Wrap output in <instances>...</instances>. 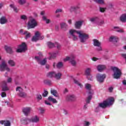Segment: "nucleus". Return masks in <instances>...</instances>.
<instances>
[{
	"label": "nucleus",
	"mask_w": 126,
	"mask_h": 126,
	"mask_svg": "<svg viewBox=\"0 0 126 126\" xmlns=\"http://www.w3.org/2000/svg\"><path fill=\"white\" fill-rule=\"evenodd\" d=\"M121 56L125 60V62L126 63V54H122Z\"/></svg>",
	"instance_id": "54"
},
{
	"label": "nucleus",
	"mask_w": 126,
	"mask_h": 126,
	"mask_svg": "<svg viewBox=\"0 0 126 126\" xmlns=\"http://www.w3.org/2000/svg\"><path fill=\"white\" fill-rule=\"evenodd\" d=\"M74 99H75V96L73 94H69L66 97L67 101H73Z\"/></svg>",
	"instance_id": "22"
},
{
	"label": "nucleus",
	"mask_w": 126,
	"mask_h": 126,
	"mask_svg": "<svg viewBox=\"0 0 126 126\" xmlns=\"http://www.w3.org/2000/svg\"><path fill=\"white\" fill-rule=\"evenodd\" d=\"M30 119V123H39L40 122V117L39 116L35 115L32 117V118Z\"/></svg>",
	"instance_id": "15"
},
{
	"label": "nucleus",
	"mask_w": 126,
	"mask_h": 126,
	"mask_svg": "<svg viewBox=\"0 0 126 126\" xmlns=\"http://www.w3.org/2000/svg\"><path fill=\"white\" fill-rule=\"evenodd\" d=\"M75 10V7H71L70 8V11L71 12H72V11H74Z\"/></svg>",
	"instance_id": "59"
},
{
	"label": "nucleus",
	"mask_w": 126,
	"mask_h": 126,
	"mask_svg": "<svg viewBox=\"0 0 126 126\" xmlns=\"http://www.w3.org/2000/svg\"><path fill=\"white\" fill-rule=\"evenodd\" d=\"M48 100L49 101V102H52L54 104L58 103V101H57L56 99L53 98V96H49Z\"/></svg>",
	"instance_id": "29"
},
{
	"label": "nucleus",
	"mask_w": 126,
	"mask_h": 126,
	"mask_svg": "<svg viewBox=\"0 0 126 126\" xmlns=\"http://www.w3.org/2000/svg\"><path fill=\"white\" fill-rule=\"evenodd\" d=\"M60 26L61 29L63 30H67V28H68V25L65 23H61L60 24Z\"/></svg>",
	"instance_id": "25"
},
{
	"label": "nucleus",
	"mask_w": 126,
	"mask_h": 126,
	"mask_svg": "<svg viewBox=\"0 0 126 126\" xmlns=\"http://www.w3.org/2000/svg\"><path fill=\"white\" fill-rule=\"evenodd\" d=\"M106 8H103V7H99V11L100 12H105Z\"/></svg>",
	"instance_id": "50"
},
{
	"label": "nucleus",
	"mask_w": 126,
	"mask_h": 126,
	"mask_svg": "<svg viewBox=\"0 0 126 126\" xmlns=\"http://www.w3.org/2000/svg\"><path fill=\"white\" fill-rule=\"evenodd\" d=\"M16 92L20 97H24L26 96V94L23 92V89L20 87H17L16 89Z\"/></svg>",
	"instance_id": "8"
},
{
	"label": "nucleus",
	"mask_w": 126,
	"mask_h": 126,
	"mask_svg": "<svg viewBox=\"0 0 126 126\" xmlns=\"http://www.w3.org/2000/svg\"><path fill=\"white\" fill-rule=\"evenodd\" d=\"M114 102H115V99L114 97H109L106 100L104 101L102 103H100L99 104L98 106L96 108L95 112H98L99 110V108H106L107 106H112L113 104H114Z\"/></svg>",
	"instance_id": "2"
},
{
	"label": "nucleus",
	"mask_w": 126,
	"mask_h": 126,
	"mask_svg": "<svg viewBox=\"0 0 126 126\" xmlns=\"http://www.w3.org/2000/svg\"><path fill=\"white\" fill-rule=\"evenodd\" d=\"M93 94H94V92H89L88 94V97L86 99V103L87 104H89L90 103V101H91V99H92V96L93 95Z\"/></svg>",
	"instance_id": "18"
},
{
	"label": "nucleus",
	"mask_w": 126,
	"mask_h": 126,
	"mask_svg": "<svg viewBox=\"0 0 126 126\" xmlns=\"http://www.w3.org/2000/svg\"><path fill=\"white\" fill-rule=\"evenodd\" d=\"M63 64L62 62H59L57 64V68H62V67L63 66Z\"/></svg>",
	"instance_id": "40"
},
{
	"label": "nucleus",
	"mask_w": 126,
	"mask_h": 126,
	"mask_svg": "<svg viewBox=\"0 0 126 126\" xmlns=\"http://www.w3.org/2000/svg\"><path fill=\"white\" fill-rule=\"evenodd\" d=\"M106 78L105 74H97L96 75V79L99 83H102V82H104V80Z\"/></svg>",
	"instance_id": "12"
},
{
	"label": "nucleus",
	"mask_w": 126,
	"mask_h": 126,
	"mask_svg": "<svg viewBox=\"0 0 126 126\" xmlns=\"http://www.w3.org/2000/svg\"><path fill=\"white\" fill-rule=\"evenodd\" d=\"M112 69L114 72V77L116 78V79H119L120 77H121V75H122V71L119 68L117 67H112Z\"/></svg>",
	"instance_id": "5"
},
{
	"label": "nucleus",
	"mask_w": 126,
	"mask_h": 126,
	"mask_svg": "<svg viewBox=\"0 0 126 126\" xmlns=\"http://www.w3.org/2000/svg\"><path fill=\"white\" fill-rule=\"evenodd\" d=\"M85 88L86 89H87V90H90V89H91V85L89 84H86Z\"/></svg>",
	"instance_id": "45"
},
{
	"label": "nucleus",
	"mask_w": 126,
	"mask_h": 126,
	"mask_svg": "<svg viewBox=\"0 0 126 126\" xmlns=\"http://www.w3.org/2000/svg\"><path fill=\"white\" fill-rule=\"evenodd\" d=\"M7 22V20L5 17H2L0 18V24H5Z\"/></svg>",
	"instance_id": "28"
},
{
	"label": "nucleus",
	"mask_w": 126,
	"mask_h": 126,
	"mask_svg": "<svg viewBox=\"0 0 126 126\" xmlns=\"http://www.w3.org/2000/svg\"><path fill=\"white\" fill-rule=\"evenodd\" d=\"M92 61H93V62H96V61H98V60H99V59L96 58V57H94L93 58H92Z\"/></svg>",
	"instance_id": "60"
},
{
	"label": "nucleus",
	"mask_w": 126,
	"mask_h": 126,
	"mask_svg": "<svg viewBox=\"0 0 126 126\" xmlns=\"http://www.w3.org/2000/svg\"><path fill=\"white\" fill-rule=\"evenodd\" d=\"M83 23V21H77L75 23V27L77 29H79Z\"/></svg>",
	"instance_id": "21"
},
{
	"label": "nucleus",
	"mask_w": 126,
	"mask_h": 126,
	"mask_svg": "<svg viewBox=\"0 0 126 126\" xmlns=\"http://www.w3.org/2000/svg\"><path fill=\"white\" fill-rule=\"evenodd\" d=\"M27 48H26V44L23 42L21 45H19L18 49H17V53H22V52H25Z\"/></svg>",
	"instance_id": "10"
},
{
	"label": "nucleus",
	"mask_w": 126,
	"mask_h": 126,
	"mask_svg": "<svg viewBox=\"0 0 126 126\" xmlns=\"http://www.w3.org/2000/svg\"><path fill=\"white\" fill-rule=\"evenodd\" d=\"M38 25L37 22L34 19H32L29 20L28 23V29H32L35 28Z\"/></svg>",
	"instance_id": "6"
},
{
	"label": "nucleus",
	"mask_w": 126,
	"mask_h": 126,
	"mask_svg": "<svg viewBox=\"0 0 126 126\" xmlns=\"http://www.w3.org/2000/svg\"><path fill=\"white\" fill-rule=\"evenodd\" d=\"M11 81H12V79L11 77H8L7 80V82L8 83H11Z\"/></svg>",
	"instance_id": "55"
},
{
	"label": "nucleus",
	"mask_w": 126,
	"mask_h": 126,
	"mask_svg": "<svg viewBox=\"0 0 126 126\" xmlns=\"http://www.w3.org/2000/svg\"><path fill=\"white\" fill-rule=\"evenodd\" d=\"M123 84H124V85H126V80H124L123 81Z\"/></svg>",
	"instance_id": "64"
},
{
	"label": "nucleus",
	"mask_w": 126,
	"mask_h": 126,
	"mask_svg": "<svg viewBox=\"0 0 126 126\" xmlns=\"http://www.w3.org/2000/svg\"><path fill=\"white\" fill-rule=\"evenodd\" d=\"M5 50L7 53H8L9 54H12L13 53L12 49L10 47L5 46Z\"/></svg>",
	"instance_id": "30"
},
{
	"label": "nucleus",
	"mask_w": 126,
	"mask_h": 126,
	"mask_svg": "<svg viewBox=\"0 0 126 126\" xmlns=\"http://www.w3.org/2000/svg\"><path fill=\"white\" fill-rule=\"evenodd\" d=\"M44 36H41V34L39 32H36L34 36L32 38V42H37L38 40H43Z\"/></svg>",
	"instance_id": "7"
},
{
	"label": "nucleus",
	"mask_w": 126,
	"mask_h": 126,
	"mask_svg": "<svg viewBox=\"0 0 126 126\" xmlns=\"http://www.w3.org/2000/svg\"><path fill=\"white\" fill-rule=\"evenodd\" d=\"M68 92V91L67 90V89H65L63 92L64 93H66Z\"/></svg>",
	"instance_id": "63"
},
{
	"label": "nucleus",
	"mask_w": 126,
	"mask_h": 126,
	"mask_svg": "<svg viewBox=\"0 0 126 126\" xmlns=\"http://www.w3.org/2000/svg\"><path fill=\"white\" fill-rule=\"evenodd\" d=\"M20 33L22 35H25V34H27V31L23 32V30H21L20 31Z\"/></svg>",
	"instance_id": "49"
},
{
	"label": "nucleus",
	"mask_w": 126,
	"mask_h": 126,
	"mask_svg": "<svg viewBox=\"0 0 126 126\" xmlns=\"http://www.w3.org/2000/svg\"><path fill=\"white\" fill-rule=\"evenodd\" d=\"M67 22H68V24H69L70 25L72 23V21H71V20L69 19L67 21Z\"/></svg>",
	"instance_id": "62"
},
{
	"label": "nucleus",
	"mask_w": 126,
	"mask_h": 126,
	"mask_svg": "<svg viewBox=\"0 0 126 126\" xmlns=\"http://www.w3.org/2000/svg\"><path fill=\"white\" fill-rule=\"evenodd\" d=\"M48 77H50L51 78H55L56 80H60L62 79V76H63V74L60 72H50L47 73Z\"/></svg>",
	"instance_id": "3"
},
{
	"label": "nucleus",
	"mask_w": 126,
	"mask_h": 126,
	"mask_svg": "<svg viewBox=\"0 0 126 126\" xmlns=\"http://www.w3.org/2000/svg\"><path fill=\"white\" fill-rule=\"evenodd\" d=\"M84 126H90V122H87V121H85L84 122Z\"/></svg>",
	"instance_id": "51"
},
{
	"label": "nucleus",
	"mask_w": 126,
	"mask_h": 126,
	"mask_svg": "<svg viewBox=\"0 0 126 126\" xmlns=\"http://www.w3.org/2000/svg\"><path fill=\"white\" fill-rule=\"evenodd\" d=\"M39 111L40 114H44L45 112L46 111V110L43 108H39Z\"/></svg>",
	"instance_id": "47"
},
{
	"label": "nucleus",
	"mask_w": 126,
	"mask_h": 126,
	"mask_svg": "<svg viewBox=\"0 0 126 126\" xmlns=\"http://www.w3.org/2000/svg\"><path fill=\"white\" fill-rule=\"evenodd\" d=\"M45 104H46V105H48L49 106H51L52 104H51L50 103L49 101H48V100H45Z\"/></svg>",
	"instance_id": "58"
},
{
	"label": "nucleus",
	"mask_w": 126,
	"mask_h": 126,
	"mask_svg": "<svg viewBox=\"0 0 126 126\" xmlns=\"http://www.w3.org/2000/svg\"><path fill=\"white\" fill-rule=\"evenodd\" d=\"M104 20H100L98 18L97 23H96V25H99V26L103 25V24H104Z\"/></svg>",
	"instance_id": "33"
},
{
	"label": "nucleus",
	"mask_w": 126,
	"mask_h": 126,
	"mask_svg": "<svg viewBox=\"0 0 126 126\" xmlns=\"http://www.w3.org/2000/svg\"><path fill=\"white\" fill-rule=\"evenodd\" d=\"M18 2L21 5L25 4L26 3V0H19Z\"/></svg>",
	"instance_id": "43"
},
{
	"label": "nucleus",
	"mask_w": 126,
	"mask_h": 126,
	"mask_svg": "<svg viewBox=\"0 0 126 126\" xmlns=\"http://www.w3.org/2000/svg\"><path fill=\"white\" fill-rule=\"evenodd\" d=\"M98 18L97 17H94L93 18H91L90 19V21L92 22V23H93L94 24H97V23L98 22Z\"/></svg>",
	"instance_id": "24"
},
{
	"label": "nucleus",
	"mask_w": 126,
	"mask_h": 126,
	"mask_svg": "<svg viewBox=\"0 0 126 126\" xmlns=\"http://www.w3.org/2000/svg\"><path fill=\"white\" fill-rule=\"evenodd\" d=\"M94 46L97 47V51H102V47H101V42H99V40L94 39L93 40Z\"/></svg>",
	"instance_id": "13"
},
{
	"label": "nucleus",
	"mask_w": 126,
	"mask_h": 126,
	"mask_svg": "<svg viewBox=\"0 0 126 126\" xmlns=\"http://www.w3.org/2000/svg\"><path fill=\"white\" fill-rule=\"evenodd\" d=\"M69 34L70 35L73 41H77L78 37L76 36L77 34L79 35V38L81 43L86 42V40L89 39V35L86 33H84L82 31H76L75 30H70Z\"/></svg>",
	"instance_id": "1"
},
{
	"label": "nucleus",
	"mask_w": 126,
	"mask_h": 126,
	"mask_svg": "<svg viewBox=\"0 0 126 126\" xmlns=\"http://www.w3.org/2000/svg\"><path fill=\"white\" fill-rule=\"evenodd\" d=\"M114 29H116V31L117 32H119V33H123V32H124V30H123L122 29H120V28H119L118 27H115Z\"/></svg>",
	"instance_id": "37"
},
{
	"label": "nucleus",
	"mask_w": 126,
	"mask_h": 126,
	"mask_svg": "<svg viewBox=\"0 0 126 126\" xmlns=\"http://www.w3.org/2000/svg\"><path fill=\"white\" fill-rule=\"evenodd\" d=\"M94 1L96 2V3H99L100 4H104V0H93Z\"/></svg>",
	"instance_id": "38"
},
{
	"label": "nucleus",
	"mask_w": 126,
	"mask_h": 126,
	"mask_svg": "<svg viewBox=\"0 0 126 126\" xmlns=\"http://www.w3.org/2000/svg\"><path fill=\"white\" fill-rule=\"evenodd\" d=\"M97 69L99 72H102L103 70H105V69H106V65L99 64L97 66Z\"/></svg>",
	"instance_id": "20"
},
{
	"label": "nucleus",
	"mask_w": 126,
	"mask_h": 126,
	"mask_svg": "<svg viewBox=\"0 0 126 126\" xmlns=\"http://www.w3.org/2000/svg\"><path fill=\"white\" fill-rule=\"evenodd\" d=\"M64 62H67V61H70L72 65H75L76 64V62L74 60V56H72L70 57H66L63 59Z\"/></svg>",
	"instance_id": "9"
},
{
	"label": "nucleus",
	"mask_w": 126,
	"mask_h": 126,
	"mask_svg": "<svg viewBox=\"0 0 126 126\" xmlns=\"http://www.w3.org/2000/svg\"><path fill=\"white\" fill-rule=\"evenodd\" d=\"M8 63L11 66H14V65H15V63H14V61L13 60H9Z\"/></svg>",
	"instance_id": "41"
},
{
	"label": "nucleus",
	"mask_w": 126,
	"mask_h": 126,
	"mask_svg": "<svg viewBox=\"0 0 126 126\" xmlns=\"http://www.w3.org/2000/svg\"><path fill=\"white\" fill-rule=\"evenodd\" d=\"M109 41H110V42H115L117 43V42L119 41V38L117 36H112L110 37Z\"/></svg>",
	"instance_id": "26"
},
{
	"label": "nucleus",
	"mask_w": 126,
	"mask_h": 126,
	"mask_svg": "<svg viewBox=\"0 0 126 126\" xmlns=\"http://www.w3.org/2000/svg\"><path fill=\"white\" fill-rule=\"evenodd\" d=\"M21 19H23L24 20H25V19H27V16L25 15H22L21 16Z\"/></svg>",
	"instance_id": "53"
},
{
	"label": "nucleus",
	"mask_w": 126,
	"mask_h": 126,
	"mask_svg": "<svg viewBox=\"0 0 126 126\" xmlns=\"http://www.w3.org/2000/svg\"><path fill=\"white\" fill-rule=\"evenodd\" d=\"M32 108L31 107H24L23 109V112L25 116H28L29 114H30V112H31Z\"/></svg>",
	"instance_id": "17"
},
{
	"label": "nucleus",
	"mask_w": 126,
	"mask_h": 126,
	"mask_svg": "<svg viewBox=\"0 0 126 126\" xmlns=\"http://www.w3.org/2000/svg\"><path fill=\"white\" fill-rule=\"evenodd\" d=\"M2 91H6L8 90V87L6 86V81H3L2 83Z\"/></svg>",
	"instance_id": "27"
},
{
	"label": "nucleus",
	"mask_w": 126,
	"mask_h": 126,
	"mask_svg": "<svg viewBox=\"0 0 126 126\" xmlns=\"http://www.w3.org/2000/svg\"><path fill=\"white\" fill-rule=\"evenodd\" d=\"M120 20L122 22H126V14H124L120 17Z\"/></svg>",
	"instance_id": "32"
},
{
	"label": "nucleus",
	"mask_w": 126,
	"mask_h": 126,
	"mask_svg": "<svg viewBox=\"0 0 126 126\" xmlns=\"http://www.w3.org/2000/svg\"><path fill=\"white\" fill-rule=\"evenodd\" d=\"M49 57L48 58V59L49 60H52V59H55V58H56L57 56L59 55V52L57 51L56 52H54L52 53H49Z\"/></svg>",
	"instance_id": "19"
},
{
	"label": "nucleus",
	"mask_w": 126,
	"mask_h": 126,
	"mask_svg": "<svg viewBox=\"0 0 126 126\" xmlns=\"http://www.w3.org/2000/svg\"><path fill=\"white\" fill-rule=\"evenodd\" d=\"M55 12L56 13H58L59 12H63V10L62 9H57Z\"/></svg>",
	"instance_id": "57"
},
{
	"label": "nucleus",
	"mask_w": 126,
	"mask_h": 126,
	"mask_svg": "<svg viewBox=\"0 0 126 126\" xmlns=\"http://www.w3.org/2000/svg\"><path fill=\"white\" fill-rule=\"evenodd\" d=\"M10 7H11V8H13L14 11L15 12H18V9H17L16 7L14 6V5L13 4H10Z\"/></svg>",
	"instance_id": "39"
},
{
	"label": "nucleus",
	"mask_w": 126,
	"mask_h": 126,
	"mask_svg": "<svg viewBox=\"0 0 126 126\" xmlns=\"http://www.w3.org/2000/svg\"><path fill=\"white\" fill-rule=\"evenodd\" d=\"M51 93L52 95L55 96V97H58V92L57 90L52 89L51 90Z\"/></svg>",
	"instance_id": "31"
},
{
	"label": "nucleus",
	"mask_w": 126,
	"mask_h": 126,
	"mask_svg": "<svg viewBox=\"0 0 126 126\" xmlns=\"http://www.w3.org/2000/svg\"><path fill=\"white\" fill-rule=\"evenodd\" d=\"M44 82L45 84H48V85H51L52 84V81L50 80H45Z\"/></svg>",
	"instance_id": "42"
},
{
	"label": "nucleus",
	"mask_w": 126,
	"mask_h": 126,
	"mask_svg": "<svg viewBox=\"0 0 126 126\" xmlns=\"http://www.w3.org/2000/svg\"><path fill=\"white\" fill-rule=\"evenodd\" d=\"M74 82L75 84H77V85H78V86H79V87H80V88H82V87H83V85H82L81 83H80V82H79L78 81L76 80H74Z\"/></svg>",
	"instance_id": "35"
},
{
	"label": "nucleus",
	"mask_w": 126,
	"mask_h": 126,
	"mask_svg": "<svg viewBox=\"0 0 126 126\" xmlns=\"http://www.w3.org/2000/svg\"><path fill=\"white\" fill-rule=\"evenodd\" d=\"M1 96L2 98H3V97H6V94L5 93V92H2L1 94Z\"/></svg>",
	"instance_id": "56"
},
{
	"label": "nucleus",
	"mask_w": 126,
	"mask_h": 126,
	"mask_svg": "<svg viewBox=\"0 0 126 126\" xmlns=\"http://www.w3.org/2000/svg\"><path fill=\"white\" fill-rule=\"evenodd\" d=\"M0 125H4V126H10L11 124L9 121H0Z\"/></svg>",
	"instance_id": "23"
},
{
	"label": "nucleus",
	"mask_w": 126,
	"mask_h": 126,
	"mask_svg": "<svg viewBox=\"0 0 126 126\" xmlns=\"http://www.w3.org/2000/svg\"><path fill=\"white\" fill-rule=\"evenodd\" d=\"M36 96L37 101H40V100H42V95L41 94H37Z\"/></svg>",
	"instance_id": "46"
},
{
	"label": "nucleus",
	"mask_w": 126,
	"mask_h": 126,
	"mask_svg": "<svg viewBox=\"0 0 126 126\" xmlns=\"http://www.w3.org/2000/svg\"><path fill=\"white\" fill-rule=\"evenodd\" d=\"M38 55H39V56H36L35 57V61H36L39 64H41V65H45L46 64V63H47V58L42 60L43 56L42 53H39Z\"/></svg>",
	"instance_id": "4"
},
{
	"label": "nucleus",
	"mask_w": 126,
	"mask_h": 126,
	"mask_svg": "<svg viewBox=\"0 0 126 126\" xmlns=\"http://www.w3.org/2000/svg\"><path fill=\"white\" fill-rule=\"evenodd\" d=\"M0 71H4V70H6L7 71H9L10 69L8 68L5 62H3L0 65Z\"/></svg>",
	"instance_id": "11"
},
{
	"label": "nucleus",
	"mask_w": 126,
	"mask_h": 126,
	"mask_svg": "<svg viewBox=\"0 0 126 126\" xmlns=\"http://www.w3.org/2000/svg\"><path fill=\"white\" fill-rule=\"evenodd\" d=\"M30 37H31V33L27 31V33L26 34V36L25 38L26 40H27L28 38H30Z\"/></svg>",
	"instance_id": "44"
},
{
	"label": "nucleus",
	"mask_w": 126,
	"mask_h": 126,
	"mask_svg": "<svg viewBox=\"0 0 126 126\" xmlns=\"http://www.w3.org/2000/svg\"><path fill=\"white\" fill-rule=\"evenodd\" d=\"M91 71H92V70L91 69V68H87L85 72L86 75H87V76H89V75H90V73Z\"/></svg>",
	"instance_id": "34"
},
{
	"label": "nucleus",
	"mask_w": 126,
	"mask_h": 126,
	"mask_svg": "<svg viewBox=\"0 0 126 126\" xmlns=\"http://www.w3.org/2000/svg\"><path fill=\"white\" fill-rule=\"evenodd\" d=\"M47 45L48 46L49 48H54V47H57L58 49H60V48H61V45L57 42L54 44L49 42L47 43Z\"/></svg>",
	"instance_id": "14"
},
{
	"label": "nucleus",
	"mask_w": 126,
	"mask_h": 126,
	"mask_svg": "<svg viewBox=\"0 0 126 126\" xmlns=\"http://www.w3.org/2000/svg\"><path fill=\"white\" fill-rule=\"evenodd\" d=\"M20 122L23 125H28L30 123V118L23 117L21 119Z\"/></svg>",
	"instance_id": "16"
},
{
	"label": "nucleus",
	"mask_w": 126,
	"mask_h": 126,
	"mask_svg": "<svg viewBox=\"0 0 126 126\" xmlns=\"http://www.w3.org/2000/svg\"><path fill=\"white\" fill-rule=\"evenodd\" d=\"M42 19L44 20V21H45L46 23L49 24L50 22H51V20H50L49 19H47V17H46L45 16L42 17Z\"/></svg>",
	"instance_id": "36"
},
{
	"label": "nucleus",
	"mask_w": 126,
	"mask_h": 126,
	"mask_svg": "<svg viewBox=\"0 0 126 126\" xmlns=\"http://www.w3.org/2000/svg\"><path fill=\"white\" fill-rule=\"evenodd\" d=\"M62 112L64 115H67V114H68L67 110H66V109H63L62 110Z\"/></svg>",
	"instance_id": "52"
},
{
	"label": "nucleus",
	"mask_w": 126,
	"mask_h": 126,
	"mask_svg": "<svg viewBox=\"0 0 126 126\" xmlns=\"http://www.w3.org/2000/svg\"><path fill=\"white\" fill-rule=\"evenodd\" d=\"M48 91H44V93L42 94V96L43 97H47V96H48Z\"/></svg>",
	"instance_id": "48"
},
{
	"label": "nucleus",
	"mask_w": 126,
	"mask_h": 126,
	"mask_svg": "<svg viewBox=\"0 0 126 126\" xmlns=\"http://www.w3.org/2000/svg\"><path fill=\"white\" fill-rule=\"evenodd\" d=\"M114 88L112 87H109V89H108V90L109 91V92H112V91H113Z\"/></svg>",
	"instance_id": "61"
}]
</instances>
